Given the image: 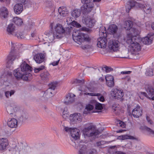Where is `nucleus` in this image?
Returning a JSON list of instances; mask_svg holds the SVG:
<instances>
[{
    "label": "nucleus",
    "mask_w": 154,
    "mask_h": 154,
    "mask_svg": "<svg viewBox=\"0 0 154 154\" xmlns=\"http://www.w3.org/2000/svg\"><path fill=\"white\" fill-rule=\"evenodd\" d=\"M83 4V5L81 8L83 14L82 23L87 27L92 28L95 24L96 21L94 18V13L92 12L91 14L90 12L94 9V4L93 3Z\"/></svg>",
    "instance_id": "obj_1"
},
{
    "label": "nucleus",
    "mask_w": 154,
    "mask_h": 154,
    "mask_svg": "<svg viewBox=\"0 0 154 154\" xmlns=\"http://www.w3.org/2000/svg\"><path fill=\"white\" fill-rule=\"evenodd\" d=\"M83 132L84 134L88 137H96L100 134V131L96 130L95 126L94 125H90L85 128L83 130Z\"/></svg>",
    "instance_id": "obj_6"
},
{
    "label": "nucleus",
    "mask_w": 154,
    "mask_h": 154,
    "mask_svg": "<svg viewBox=\"0 0 154 154\" xmlns=\"http://www.w3.org/2000/svg\"><path fill=\"white\" fill-rule=\"evenodd\" d=\"M95 108L96 109L101 110L103 109L102 104L98 102L95 103Z\"/></svg>",
    "instance_id": "obj_47"
},
{
    "label": "nucleus",
    "mask_w": 154,
    "mask_h": 154,
    "mask_svg": "<svg viewBox=\"0 0 154 154\" xmlns=\"http://www.w3.org/2000/svg\"><path fill=\"white\" fill-rule=\"evenodd\" d=\"M80 31L76 30L74 31L72 35L74 41L79 45H81L84 41L89 42L91 39L86 34L80 33Z\"/></svg>",
    "instance_id": "obj_4"
},
{
    "label": "nucleus",
    "mask_w": 154,
    "mask_h": 154,
    "mask_svg": "<svg viewBox=\"0 0 154 154\" xmlns=\"http://www.w3.org/2000/svg\"><path fill=\"white\" fill-rule=\"evenodd\" d=\"M142 113V111L139 106H137L136 108L133 110L132 112V114L134 118L139 117L141 116Z\"/></svg>",
    "instance_id": "obj_19"
},
{
    "label": "nucleus",
    "mask_w": 154,
    "mask_h": 154,
    "mask_svg": "<svg viewBox=\"0 0 154 154\" xmlns=\"http://www.w3.org/2000/svg\"><path fill=\"white\" fill-rule=\"evenodd\" d=\"M92 0H81V2L82 3H93L91 2Z\"/></svg>",
    "instance_id": "obj_58"
},
{
    "label": "nucleus",
    "mask_w": 154,
    "mask_h": 154,
    "mask_svg": "<svg viewBox=\"0 0 154 154\" xmlns=\"http://www.w3.org/2000/svg\"><path fill=\"white\" fill-rule=\"evenodd\" d=\"M71 28L68 27V29L65 30L63 27L60 24H57L55 27L54 30L53 31L54 33L57 35L59 38L62 37L63 35L65 32H70L71 31Z\"/></svg>",
    "instance_id": "obj_7"
},
{
    "label": "nucleus",
    "mask_w": 154,
    "mask_h": 154,
    "mask_svg": "<svg viewBox=\"0 0 154 154\" xmlns=\"http://www.w3.org/2000/svg\"><path fill=\"white\" fill-rule=\"evenodd\" d=\"M45 57L42 53L36 54L34 57V59L37 63H40L44 60Z\"/></svg>",
    "instance_id": "obj_22"
},
{
    "label": "nucleus",
    "mask_w": 154,
    "mask_h": 154,
    "mask_svg": "<svg viewBox=\"0 0 154 154\" xmlns=\"http://www.w3.org/2000/svg\"><path fill=\"white\" fill-rule=\"evenodd\" d=\"M145 131L148 135L154 137V131L146 126H145Z\"/></svg>",
    "instance_id": "obj_39"
},
{
    "label": "nucleus",
    "mask_w": 154,
    "mask_h": 154,
    "mask_svg": "<svg viewBox=\"0 0 154 154\" xmlns=\"http://www.w3.org/2000/svg\"><path fill=\"white\" fill-rule=\"evenodd\" d=\"M136 36L133 37L132 34H128L126 42L129 45L128 49L131 52L139 51L141 48L139 44L136 42Z\"/></svg>",
    "instance_id": "obj_3"
},
{
    "label": "nucleus",
    "mask_w": 154,
    "mask_h": 154,
    "mask_svg": "<svg viewBox=\"0 0 154 154\" xmlns=\"http://www.w3.org/2000/svg\"><path fill=\"white\" fill-rule=\"evenodd\" d=\"M80 131L76 128H73L71 131V135L75 140H77L79 138Z\"/></svg>",
    "instance_id": "obj_25"
},
{
    "label": "nucleus",
    "mask_w": 154,
    "mask_h": 154,
    "mask_svg": "<svg viewBox=\"0 0 154 154\" xmlns=\"http://www.w3.org/2000/svg\"><path fill=\"white\" fill-rule=\"evenodd\" d=\"M75 95L72 94H68L66 95L64 100V103L66 104H69L74 101Z\"/></svg>",
    "instance_id": "obj_20"
},
{
    "label": "nucleus",
    "mask_w": 154,
    "mask_h": 154,
    "mask_svg": "<svg viewBox=\"0 0 154 154\" xmlns=\"http://www.w3.org/2000/svg\"><path fill=\"white\" fill-rule=\"evenodd\" d=\"M146 6H145V13L147 14H149L150 15L151 14L152 7L151 5V3H145Z\"/></svg>",
    "instance_id": "obj_34"
},
{
    "label": "nucleus",
    "mask_w": 154,
    "mask_h": 154,
    "mask_svg": "<svg viewBox=\"0 0 154 154\" xmlns=\"http://www.w3.org/2000/svg\"><path fill=\"white\" fill-rule=\"evenodd\" d=\"M0 16L2 18H6L8 15V11L7 9L5 7H3L1 8Z\"/></svg>",
    "instance_id": "obj_28"
},
{
    "label": "nucleus",
    "mask_w": 154,
    "mask_h": 154,
    "mask_svg": "<svg viewBox=\"0 0 154 154\" xmlns=\"http://www.w3.org/2000/svg\"><path fill=\"white\" fill-rule=\"evenodd\" d=\"M112 92L114 95V97L117 99L121 98L124 95L122 90L116 88L114 89Z\"/></svg>",
    "instance_id": "obj_18"
},
{
    "label": "nucleus",
    "mask_w": 154,
    "mask_h": 154,
    "mask_svg": "<svg viewBox=\"0 0 154 154\" xmlns=\"http://www.w3.org/2000/svg\"><path fill=\"white\" fill-rule=\"evenodd\" d=\"M103 68L105 69V71L106 72H109L113 70V69L111 67L106 66L104 67Z\"/></svg>",
    "instance_id": "obj_51"
},
{
    "label": "nucleus",
    "mask_w": 154,
    "mask_h": 154,
    "mask_svg": "<svg viewBox=\"0 0 154 154\" xmlns=\"http://www.w3.org/2000/svg\"><path fill=\"white\" fill-rule=\"evenodd\" d=\"M104 143V141H101L97 142L96 143V146L99 147Z\"/></svg>",
    "instance_id": "obj_55"
},
{
    "label": "nucleus",
    "mask_w": 154,
    "mask_h": 154,
    "mask_svg": "<svg viewBox=\"0 0 154 154\" xmlns=\"http://www.w3.org/2000/svg\"><path fill=\"white\" fill-rule=\"evenodd\" d=\"M51 1V0H43L47 7L51 8L52 7V4Z\"/></svg>",
    "instance_id": "obj_43"
},
{
    "label": "nucleus",
    "mask_w": 154,
    "mask_h": 154,
    "mask_svg": "<svg viewBox=\"0 0 154 154\" xmlns=\"http://www.w3.org/2000/svg\"><path fill=\"white\" fill-rule=\"evenodd\" d=\"M11 51L9 55L7 57L6 60L7 63L8 64L7 65V67L8 68L9 67V64H12V61H13L16 58H18L19 57V56L16 55V54L15 52V49L17 45L14 43L12 42H11Z\"/></svg>",
    "instance_id": "obj_5"
},
{
    "label": "nucleus",
    "mask_w": 154,
    "mask_h": 154,
    "mask_svg": "<svg viewBox=\"0 0 154 154\" xmlns=\"http://www.w3.org/2000/svg\"><path fill=\"white\" fill-rule=\"evenodd\" d=\"M139 97L140 99H143L144 97V92H141V94H139Z\"/></svg>",
    "instance_id": "obj_60"
},
{
    "label": "nucleus",
    "mask_w": 154,
    "mask_h": 154,
    "mask_svg": "<svg viewBox=\"0 0 154 154\" xmlns=\"http://www.w3.org/2000/svg\"><path fill=\"white\" fill-rule=\"evenodd\" d=\"M139 4L133 0H129L127 3L126 6V10L127 13H129L130 10L134 7L137 4Z\"/></svg>",
    "instance_id": "obj_21"
},
{
    "label": "nucleus",
    "mask_w": 154,
    "mask_h": 154,
    "mask_svg": "<svg viewBox=\"0 0 154 154\" xmlns=\"http://www.w3.org/2000/svg\"><path fill=\"white\" fill-rule=\"evenodd\" d=\"M146 76H152L153 75V69L151 68H149L146 70Z\"/></svg>",
    "instance_id": "obj_44"
},
{
    "label": "nucleus",
    "mask_w": 154,
    "mask_h": 154,
    "mask_svg": "<svg viewBox=\"0 0 154 154\" xmlns=\"http://www.w3.org/2000/svg\"><path fill=\"white\" fill-rule=\"evenodd\" d=\"M72 25L76 27L77 28H80L81 26L80 24L74 20L72 22Z\"/></svg>",
    "instance_id": "obj_50"
},
{
    "label": "nucleus",
    "mask_w": 154,
    "mask_h": 154,
    "mask_svg": "<svg viewBox=\"0 0 154 154\" xmlns=\"http://www.w3.org/2000/svg\"><path fill=\"white\" fill-rule=\"evenodd\" d=\"M12 76V72L8 71L5 72L1 76V82L4 86V88L5 89V94L7 98L11 97L15 92V91L14 90H11L10 91L8 90L11 89L12 87L9 80L11 79Z\"/></svg>",
    "instance_id": "obj_2"
},
{
    "label": "nucleus",
    "mask_w": 154,
    "mask_h": 154,
    "mask_svg": "<svg viewBox=\"0 0 154 154\" xmlns=\"http://www.w3.org/2000/svg\"><path fill=\"white\" fill-rule=\"evenodd\" d=\"M60 60L59 59V60H57V61H54V62H53L51 63V64L53 66H55L57 65L59 63V62L60 61Z\"/></svg>",
    "instance_id": "obj_61"
},
{
    "label": "nucleus",
    "mask_w": 154,
    "mask_h": 154,
    "mask_svg": "<svg viewBox=\"0 0 154 154\" xmlns=\"http://www.w3.org/2000/svg\"><path fill=\"white\" fill-rule=\"evenodd\" d=\"M25 8H29L33 6L34 2L33 0H21L19 2Z\"/></svg>",
    "instance_id": "obj_16"
},
{
    "label": "nucleus",
    "mask_w": 154,
    "mask_h": 154,
    "mask_svg": "<svg viewBox=\"0 0 154 154\" xmlns=\"http://www.w3.org/2000/svg\"><path fill=\"white\" fill-rule=\"evenodd\" d=\"M146 120L149 125H152L153 123V122L151 118V116L148 114L146 115Z\"/></svg>",
    "instance_id": "obj_42"
},
{
    "label": "nucleus",
    "mask_w": 154,
    "mask_h": 154,
    "mask_svg": "<svg viewBox=\"0 0 154 154\" xmlns=\"http://www.w3.org/2000/svg\"><path fill=\"white\" fill-rule=\"evenodd\" d=\"M17 121L15 119H11L10 120H8L7 125L8 127L11 128H16L17 126Z\"/></svg>",
    "instance_id": "obj_27"
},
{
    "label": "nucleus",
    "mask_w": 154,
    "mask_h": 154,
    "mask_svg": "<svg viewBox=\"0 0 154 154\" xmlns=\"http://www.w3.org/2000/svg\"><path fill=\"white\" fill-rule=\"evenodd\" d=\"M81 10L79 9H76L72 11L71 14L72 16L75 19L79 17L81 14Z\"/></svg>",
    "instance_id": "obj_31"
},
{
    "label": "nucleus",
    "mask_w": 154,
    "mask_h": 154,
    "mask_svg": "<svg viewBox=\"0 0 154 154\" xmlns=\"http://www.w3.org/2000/svg\"><path fill=\"white\" fill-rule=\"evenodd\" d=\"M117 29V26L115 24L110 25L108 28V30L109 33L112 34H113L116 33Z\"/></svg>",
    "instance_id": "obj_32"
},
{
    "label": "nucleus",
    "mask_w": 154,
    "mask_h": 154,
    "mask_svg": "<svg viewBox=\"0 0 154 154\" xmlns=\"http://www.w3.org/2000/svg\"><path fill=\"white\" fill-rule=\"evenodd\" d=\"M131 32L129 34H132L133 37L136 36L137 39V36L140 33V31L136 28H133L131 29Z\"/></svg>",
    "instance_id": "obj_40"
},
{
    "label": "nucleus",
    "mask_w": 154,
    "mask_h": 154,
    "mask_svg": "<svg viewBox=\"0 0 154 154\" xmlns=\"http://www.w3.org/2000/svg\"><path fill=\"white\" fill-rule=\"evenodd\" d=\"M151 23L149 22H146V29H148L151 26Z\"/></svg>",
    "instance_id": "obj_63"
},
{
    "label": "nucleus",
    "mask_w": 154,
    "mask_h": 154,
    "mask_svg": "<svg viewBox=\"0 0 154 154\" xmlns=\"http://www.w3.org/2000/svg\"><path fill=\"white\" fill-rule=\"evenodd\" d=\"M13 22L17 25H21L23 23V21L21 18L17 17H14L13 19Z\"/></svg>",
    "instance_id": "obj_37"
},
{
    "label": "nucleus",
    "mask_w": 154,
    "mask_h": 154,
    "mask_svg": "<svg viewBox=\"0 0 154 154\" xmlns=\"http://www.w3.org/2000/svg\"><path fill=\"white\" fill-rule=\"evenodd\" d=\"M108 47L110 50L113 51H116L119 49V42L117 40H110L109 42Z\"/></svg>",
    "instance_id": "obj_12"
},
{
    "label": "nucleus",
    "mask_w": 154,
    "mask_h": 154,
    "mask_svg": "<svg viewBox=\"0 0 154 154\" xmlns=\"http://www.w3.org/2000/svg\"><path fill=\"white\" fill-rule=\"evenodd\" d=\"M13 75L16 79H23L25 80L26 79L25 74L24 72L22 71L20 68H18L14 70L13 72Z\"/></svg>",
    "instance_id": "obj_13"
},
{
    "label": "nucleus",
    "mask_w": 154,
    "mask_h": 154,
    "mask_svg": "<svg viewBox=\"0 0 154 154\" xmlns=\"http://www.w3.org/2000/svg\"><path fill=\"white\" fill-rule=\"evenodd\" d=\"M79 154H85L86 151V146L85 145H80L79 147Z\"/></svg>",
    "instance_id": "obj_38"
},
{
    "label": "nucleus",
    "mask_w": 154,
    "mask_h": 154,
    "mask_svg": "<svg viewBox=\"0 0 154 154\" xmlns=\"http://www.w3.org/2000/svg\"><path fill=\"white\" fill-rule=\"evenodd\" d=\"M82 116L79 113H75L70 115L69 119L72 122H81L82 120Z\"/></svg>",
    "instance_id": "obj_14"
},
{
    "label": "nucleus",
    "mask_w": 154,
    "mask_h": 154,
    "mask_svg": "<svg viewBox=\"0 0 154 154\" xmlns=\"http://www.w3.org/2000/svg\"><path fill=\"white\" fill-rule=\"evenodd\" d=\"M117 124L119 125V126L122 127H124L125 126V123L120 120H118L117 121Z\"/></svg>",
    "instance_id": "obj_54"
},
{
    "label": "nucleus",
    "mask_w": 154,
    "mask_h": 154,
    "mask_svg": "<svg viewBox=\"0 0 154 154\" xmlns=\"http://www.w3.org/2000/svg\"><path fill=\"white\" fill-rule=\"evenodd\" d=\"M106 37H100L97 39V46L99 48H104L107 43Z\"/></svg>",
    "instance_id": "obj_17"
},
{
    "label": "nucleus",
    "mask_w": 154,
    "mask_h": 154,
    "mask_svg": "<svg viewBox=\"0 0 154 154\" xmlns=\"http://www.w3.org/2000/svg\"><path fill=\"white\" fill-rule=\"evenodd\" d=\"M94 108V106L90 104H89L88 106H87L86 107V109L89 110H92Z\"/></svg>",
    "instance_id": "obj_56"
},
{
    "label": "nucleus",
    "mask_w": 154,
    "mask_h": 154,
    "mask_svg": "<svg viewBox=\"0 0 154 154\" xmlns=\"http://www.w3.org/2000/svg\"><path fill=\"white\" fill-rule=\"evenodd\" d=\"M20 68L25 74L26 79H25L26 81L28 79V77L31 75L30 72L32 71V68L25 61H24L21 64Z\"/></svg>",
    "instance_id": "obj_9"
},
{
    "label": "nucleus",
    "mask_w": 154,
    "mask_h": 154,
    "mask_svg": "<svg viewBox=\"0 0 154 154\" xmlns=\"http://www.w3.org/2000/svg\"><path fill=\"white\" fill-rule=\"evenodd\" d=\"M52 90H50V89H47L44 93L43 95L44 96H46L47 98L51 97L53 96V94H52Z\"/></svg>",
    "instance_id": "obj_41"
},
{
    "label": "nucleus",
    "mask_w": 154,
    "mask_h": 154,
    "mask_svg": "<svg viewBox=\"0 0 154 154\" xmlns=\"http://www.w3.org/2000/svg\"><path fill=\"white\" fill-rule=\"evenodd\" d=\"M74 83L75 84H80V85L83 84L84 82V80L83 79L82 80H79V79H76L74 81Z\"/></svg>",
    "instance_id": "obj_52"
},
{
    "label": "nucleus",
    "mask_w": 154,
    "mask_h": 154,
    "mask_svg": "<svg viewBox=\"0 0 154 154\" xmlns=\"http://www.w3.org/2000/svg\"><path fill=\"white\" fill-rule=\"evenodd\" d=\"M139 124L140 125V126L139 128V129L141 131H144V125L143 124L142 125L141 123H139Z\"/></svg>",
    "instance_id": "obj_64"
},
{
    "label": "nucleus",
    "mask_w": 154,
    "mask_h": 154,
    "mask_svg": "<svg viewBox=\"0 0 154 154\" xmlns=\"http://www.w3.org/2000/svg\"><path fill=\"white\" fill-rule=\"evenodd\" d=\"M8 144L7 139L5 138H0V150H5Z\"/></svg>",
    "instance_id": "obj_24"
},
{
    "label": "nucleus",
    "mask_w": 154,
    "mask_h": 154,
    "mask_svg": "<svg viewBox=\"0 0 154 154\" xmlns=\"http://www.w3.org/2000/svg\"><path fill=\"white\" fill-rule=\"evenodd\" d=\"M48 35L49 39L51 42H52L55 38H59L57 35L54 33V31L53 32H50L49 33H48Z\"/></svg>",
    "instance_id": "obj_36"
},
{
    "label": "nucleus",
    "mask_w": 154,
    "mask_h": 154,
    "mask_svg": "<svg viewBox=\"0 0 154 154\" xmlns=\"http://www.w3.org/2000/svg\"><path fill=\"white\" fill-rule=\"evenodd\" d=\"M145 88H146V91L147 93H145V97L149 100H154V89L151 87L146 85Z\"/></svg>",
    "instance_id": "obj_10"
},
{
    "label": "nucleus",
    "mask_w": 154,
    "mask_h": 154,
    "mask_svg": "<svg viewBox=\"0 0 154 154\" xmlns=\"http://www.w3.org/2000/svg\"><path fill=\"white\" fill-rule=\"evenodd\" d=\"M131 72L129 71H125L121 72V74H129L131 73Z\"/></svg>",
    "instance_id": "obj_57"
},
{
    "label": "nucleus",
    "mask_w": 154,
    "mask_h": 154,
    "mask_svg": "<svg viewBox=\"0 0 154 154\" xmlns=\"http://www.w3.org/2000/svg\"><path fill=\"white\" fill-rule=\"evenodd\" d=\"M57 86V84L55 83H51L49 85V88L48 89L54 91L55 90Z\"/></svg>",
    "instance_id": "obj_48"
},
{
    "label": "nucleus",
    "mask_w": 154,
    "mask_h": 154,
    "mask_svg": "<svg viewBox=\"0 0 154 154\" xmlns=\"http://www.w3.org/2000/svg\"><path fill=\"white\" fill-rule=\"evenodd\" d=\"M154 33L150 32L145 37V45H149L153 42L154 38Z\"/></svg>",
    "instance_id": "obj_15"
},
{
    "label": "nucleus",
    "mask_w": 154,
    "mask_h": 154,
    "mask_svg": "<svg viewBox=\"0 0 154 154\" xmlns=\"http://www.w3.org/2000/svg\"><path fill=\"white\" fill-rule=\"evenodd\" d=\"M2 2H5L7 5H9L10 3V0H0Z\"/></svg>",
    "instance_id": "obj_59"
},
{
    "label": "nucleus",
    "mask_w": 154,
    "mask_h": 154,
    "mask_svg": "<svg viewBox=\"0 0 154 154\" xmlns=\"http://www.w3.org/2000/svg\"><path fill=\"white\" fill-rule=\"evenodd\" d=\"M58 11L60 15L63 17L67 16L69 13L66 7H60L58 8Z\"/></svg>",
    "instance_id": "obj_26"
},
{
    "label": "nucleus",
    "mask_w": 154,
    "mask_h": 154,
    "mask_svg": "<svg viewBox=\"0 0 154 154\" xmlns=\"http://www.w3.org/2000/svg\"><path fill=\"white\" fill-rule=\"evenodd\" d=\"M42 79L43 80H47L50 77V75L47 71L42 73L40 75Z\"/></svg>",
    "instance_id": "obj_35"
},
{
    "label": "nucleus",
    "mask_w": 154,
    "mask_h": 154,
    "mask_svg": "<svg viewBox=\"0 0 154 154\" xmlns=\"http://www.w3.org/2000/svg\"><path fill=\"white\" fill-rule=\"evenodd\" d=\"M106 81H110L114 80V77L111 75H107L105 76Z\"/></svg>",
    "instance_id": "obj_49"
},
{
    "label": "nucleus",
    "mask_w": 154,
    "mask_h": 154,
    "mask_svg": "<svg viewBox=\"0 0 154 154\" xmlns=\"http://www.w3.org/2000/svg\"><path fill=\"white\" fill-rule=\"evenodd\" d=\"M124 135L125 139L134 140L135 139V137L133 136H130L128 135Z\"/></svg>",
    "instance_id": "obj_53"
},
{
    "label": "nucleus",
    "mask_w": 154,
    "mask_h": 154,
    "mask_svg": "<svg viewBox=\"0 0 154 154\" xmlns=\"http://www.w3.org/2000/svg\"><path fill=\"white\" fill-rule=\"evenodd\" d=\"M14 26L13 24H9L7 29V31L8 34L9 35H12L17 37L18 39H21L24 38L25 36L23 32L15 33L14 32L15 30Z\"/></svg>",
    "instance_id": "obj_8"
},
{
    "label": "nucleus",
    "mask_w": 154,
    "mask_h": 154,
    "mask_svg": "<svg viewBox=\"0 0 154 154\" xmlns=\"http://www.w3.org/2000/svg\"><path fill=\"white\" fill-rule=\"evenodd\" d=\"M85 95H89L91 96H98V99L101 102H104L105 101L104 97L103 96H100V93H84Z\"/></svg>",
    "instance_id": "obj_29"
},
{
    "label": "nucleus",
    "mask_w": 154,
    "mask_h": 154,
    "mask_svg": "<svg viewBox=\"0 0 154 154\" xmlns=\"http://www.w3.org/2000/svg\"><path fill=\"white\" fill-rule=\"evenodd\" d=\"M14 13L17 14H19L23 11V6L20 3L16 4L14 7Z\"/></svg>",
    "instance_id": "obj_23"
},
{
    "label": "nucleus",
    "mask_w": 154,
    "mask_h": 154,
    "mask_svg": "<svg viewBox=\"0 0 154 154\" xmlns=\"http://www.w3.org/2000/svg\"><path fill=\"white\" fill-rule=\"evenodd\" d=\"M6 110L8 114L10 115H13L18 109L17 106L14 102H11L10 105L7 106Z\"/></svg>",
    "instance_id": "obj_11"
},
{
    "label": "nucleus",
    "mask_w": 154,
    "mask_h": 154,
    "mask_svg": "<svg viewBox=\"0 0 154 154\" xmlns=\"http://www.w3.org/2000/svg\"><path fill=\"white\" fill-rule=\"evenodd\" d=\"M45 68V66L43 65H41L38 68H34V72L35 73H37L40 71L43 70Z\"/></svg>",
    "instance_id": "obj_45"
},
{
    "label": "nucleus",
    "mask_w": 154,
    "mask_h": 154,
    "mask_svg": "<svg viewBox=\"0 0 154 154\" xmlns=\"http://www.w3.org/2000/svg\"><path fill=\"white\" fill-rule=\"evenodd\" d=\"M99 34L100 37H106L107 36L106 33V28L103 26H102L99 29Z\"/></svg>",
    "instance_id": "obj_30"
},
{
    "label": "nucleus",
    "mask_w": 154,
    "mask_h": 154,
    "mask_svg": "<svg viewBox=\"0 0 154 154\" xmlns=\"http://www.w3.org/2000/svg\"><path fill=\"white\" fill-rule=\"evenodd\" d=\"M65 131L67 132H69L71 133V131L72 130V129L71 128H68V127H66L64 128Z\"/></svg>",
    "instance_id": "obj_62"
},
{
    "label": "nucleus",
    "mask_w": 154,
    "mask_h": 154,
    "mask_svg": "<svg viewBox=\"0 0 154 154\" xmlns=\"http://www.w3.org/2000/svg\"><path fill=\"white\" fill-rule=\"evenodd\" d=\"M107 85L109 87H112L114 85V80L106 81Z\"/></svg>",
    "instance_id": "obj_46"
},
{
    "label": "nucleus",
    "mask_w": 154,
    "mask_h": 154,
    "mask_svg": "<svg viewBox=\"0 0 154 154\" xmlns=\"http://www.w3.org/2000/svg\"><path fill=\"white\" fill-rule=\"evenodd\" d=\"M124 28L126 30H130L131 29V28L133 25V22L130 20L125 21V23Z\"/></svg>",
    "instance_id": "obj_33"
}]
</instances>
